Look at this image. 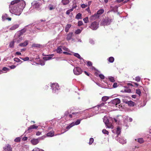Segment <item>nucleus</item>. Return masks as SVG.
<instances>
[{"instance_id": "obj_1", "label": "nucleus", "mask_w": 151, "mask_h": 151, "mask_svg": "<svg viewBox=\"0 0 151 151\" xmlns=\"http://www.w3.org/2000/svg\"><path fill=\"white\" fill-rule=\"evenodd\" d=\"M14 4L15 6H17V9H15L14 8L11 9H10V12L12 14H14L17 15H19L25 6L26 4L24 1L22 0H15L12 1L9 7L11 8V6L12 5Z\"/></svg>"}, {"instance_id": "obj_2", "label": "nucleus", "mask_w": 151, "mask_h": 151, "mask_svg": "<svg viewBox=\"0 0 151 151\" xmlns=\"http://www.w3.org/2000/svg\"><path fill=\"white\" fill-rule=\"evenodd\" d=\"M46 20L41 19L40 21L41 22H40L39 23H37V24L35 26V28L40 30V31H44L45 30V25H43V24L42 22L43 21H46Z\"/></svg>"}, {"instance_id": "obj_3", "label": "nucleus", "mask_w": 151, "mask_h": 151, "mask_svg": "<svg viewBox=\"0 0 151 151\" xmlns=\"http://www.w3.org/2000/svg\"><path fill=\"white\" fill-rule=\"evenodd\" d=\"M99 22L97 21H95L92 22L89 26V27L93 30H96L99 27Z\"/></svg>"}, {"instance_id": "obj_4", "label": "nucleus", "mask_w": 151, "mask_h": 151, "mask_svg": "<svg viewBox=\"0 0 151 151\" xmlns=\"http://www.w3.org/2000/svg\"><path fill=\"white\" fill-rule=\"evenodd\" d=\"M32 6L34 8L39 10L41 9V4L39 1H34L32 3Z\"/></svg>"}, {"instance_id": "obj_5", "label": "nucleus", "mask_w": 151, "mask_h": 151, "mask_svg": "<svg viewBox=\"0 0 151 151\" xmlns=\"http://www.w3.org/2000/svg\"><path fill=\"white\" fill-rule=\"evenodd\" d=\"M111 21V20L108 17H106L102 20V21L100 25L102 26L109 25L110 24Z\"/></svg>"}, {"instance_id": "obj_6", "label": "nucleus", "mask_w": 151, "mask_h": 151, "mask_svg": "<svg viewBox=\"0 0 151 151\" xmlns=\"http://www.w3.org/2000/svg\"><path fill=\"white\" fill-rule=\"evenodd\" d=\"M82 72V70L79 67H76L73 69V72L74 74L76 75H78L81 74Z\"/></svg>"}, {"instance_id": "obj_7", "label": "nucleus", "mask_w": 151, "mask_h": 151, "mask_svg": "<svg viewBox=\"0 0 151 151\" xmlns=\"http://www.w3.org/2000/svg\"><path fill=\"white\" fill-rule=\"evenodd\" d=\"M120 103V100L118 98L115 99L111 101L110 103L113 105V106H116L117 107V105L119 104Z\"/></svg>"}, {"instance_id": "obj_8", "label": "nucleus", "mask_w": 151, "mask_h": 151, "mask_svg": "<svg viewBox=\"0 0 151 151\" xmlns=\"http://www.w3.org/2000/svg\"><path fill=\"white\" fill-rule=\"evenodd\" d=\"M51 87L54 92H55L56 90H58L60 89L58 84L57 83L52 84Z\"/></svg>"}, {"instance_id": "obj_9", "label": "nucleus", "mask_w": 151, "mask_h": 151, "mask_svg": "<svg viewBox=\"0 0 151 151\" xmlns=\"http://www.w3.org/2000/svg\"><path fill=\"white\" fill-rule=\"evenodd\" d=\"M104 12V10L103 9H100L98 10L97 12V14H95L93 15L91 17V18L92 19H94L97 17V14L100 15L102 14Z\"/></svg>"}, {"instance_id": "obj_10", "label": "nucleus", "mask_w": 151, "mask_h": 151, "mask_svg": "<svg viewBox=\"0 0 151 151\" xmlns=\"http://www.w3.org/2000/svg\"><path fill=\"white\" fill-rule=\"evenodd\" d=\"M103 121L107 127L109 128L111 127V124L109 122L108 119L106 117L104 116V117Z\"/></svg>"}, {"instance_id": "obj_11", "label": "nucleus", "mask_w": 151, "mask_h": 151, "mask_svg": "<svg viewBox=\"0 0 151 151\" xmlns=\"http://www.w3.org/2000/svg\"><path fill=\"white\" fill-rule=\"evenodd\" d=\"M42 139V137H40L38 139H33L31 140V142L33 145H36L39 143V140Z\"/></svg>"}, {"instance_id": "obj_12", "label": "nucleus", "mask_w": 151, "mask_h": 151, "mask_svg": "<svg viewBox=\"0 0 151 151\" xmlns=\"http://www.w3.org/2000/svg\"><path fill=\"white\" fill-rule=\"evenodd\" d=\"M15 39L14 40V41L15 42H19L22 40V37H20V36H19V35L17 36V35H16L15 36Z\"/></svg>"}, {"instance_id": "obj_13", "label": "nucleus", "mask_w": 151, "mask_h": 151, "mask_svg": "<svg viewBox=\"0 0 151 151\" xmlns=\"http://www.w3.org/2000/svg\"><path fill=\"white\" fill-rule=\"evenodd\" d=\"M38 128V126H36L34 124L30 126L28 128L27 131V133H29L31 132V129H37Z\"/></svg>"}, {"instance_id": "obj_14", "label": "nucleus", "mask_w": 151, "mask_h": 151, "mask_svg": "<svg viewBox=\"0 0 151 151\" xmlns=\"http://www.w3.org/2000/svg\"><path fill=\"white\" fill-rule=\"evenodd\" d=\"M19 24H13V25L10 28L9 30H13L17 28L19 26Z\"/></svg>"}, {"instance_id": "obj_15", "label": "nucleus", "mask_w": 151, "mask_h": 151, "mask_svg": "<svg viewBox=\"0 0 151 151\" xmlns=\"http://www.w3.org/2000/svg\"><path fill=\"white\" fill-rule=\"evenodd\" d=\"M4 150L5 151H12V148L11 146L8 144L4 148Z\"/></svg>"}, {"instance_id": "obj_16", "label": "nucleus", "mask_w": 151, "mask_h": 151, "mask_svg": "<svg viewBox=\"0 0 151 151\" xmlns=\"http://www.w3.org/2000/svg\"><path fill=\"white\" fill-rule=\"evenodd\" d=\"M125 103L127 104L130 107L134 106L135 104V103L134 102L131 101H126Z\"/></svg>"}, {"instance_id": "obj_17", "label": "nucleus", "mask_w": 151, "mask_h": 151, "mask_svg": "<svg viewBox=\"0 0 151 151\" xmlns=\"http://www.w3.org/2000/svg\"><path fill=\"white\" fill-rule=\"evenodd\" d=\"M26 31V29L25 28H24L21 29L20 31L19 32V36H20L21 35L24 33Z\"/></svg>"}, {"instance_id": "obj_18", "label": "nucleus", "mask_w": 151, "mask_h": 151, "mask_svg": "<svg viewBox=\"0 0 151 151\" xmlns=\"http://www.w3.org/2000/svg\"><path fill=\"white\" fill-rule=\"evenodd\" d=\"M28 44V41H25L24 42L21 43L19 44V45L21 47H25L27 46Z\"/></svg>"}, {"instance_id": "obj_19", "label": "nucleus", "mask_w": 151, "mask_h": 151, "mask_svg": "<svg viewBox=\"0 0 151 151\" xmlns=\"http://www.w3.org/2000/svg\"><path fill=\"white\" fill-rule=\"evenodd\" d=\"M73 35V33H70L67 35L66 39L67 40H69L71 39Z\"/></svg>"}, {"instance_id": "obj_20", "label": "nucleus", "mask_w": 151, "mask_h": 151, "mask_svg": "<svg viewBox=\"0 0 151 151\" xmlns=\"http://www.w3.org/2000/svg\"><path fill=\"white\" fill-rule=\"evenodd\" d=\"M54 135V131L53 130L51 131L48 132V137H52Z\"/></svg>"}, {"instance_id": "obj_21", "label": "nucleus", "mask_w": 151, "mask_h": 151, "mask_svg": "<svg viewBox=\"0 0 151 151\" xmlns=\"http://www.w3.org/2000/svg\"><path fill=\"white\" fill-rule=\"evenodd\" d=\"M71 27V25L70 24H67L65 27V31L66 32H67L68 31L69 29Z\"/></svg>"}, {"instance_id": "obj_22", "label": "nucleus", "mask_w": 151, "mask_h": 151, "mask_svg": "<svg viewBox=\"0 0 151 151\" xmlns=\"http://www.w3.org/2000/svg\"><path fill=\"white\" fill-rule=\"evenodd\" d=\"M62 2L64 5H67L69 2V0H62Z\"/></svg>"}, {"instance_id": "obj_23", "label": "nucleus", "mask_w": 151, "mask_h": 151, "mask_svg": "<svg viewBox=\"0 0 151 151\" xmlns=\"http://www.w3.org/2000/svg\"><path fill=\"white\" fill-rule=\"evenodd\" d=\"M121 132V129L119 127H117L116 130V133L117 134V135L119 134H120Z\"/></svg>"}, {"instance_id": "obj_24", "label": "nucleus", "mask_w": 151, "mask_h": 151, "mask_svg": "<svg viewBox=\"0 0 151 151\" xmlns=\"http://www.w3.org/2000/svg\"><path fill=\"white\" fill-rule=\"evenodd\" d=\"M137 141L140 144H142L144 142V140L142 138H139L137 139Z\"/></svg>"}, {"instance_id": "obj_25", "label": "nucleus", "mask_w": 151, "mask_h": 151, "mask_svg": "<svg viewBox=\"0 0 151 151\" xmlns=\"http://www.w3.org/2000/svg\"><path fill=\"white\" fill-rule=\"evenodd\" d=\"M108 60L109 62L112 63L114 61V58L113 57H111L108 58Z\"/></svg>"}, {"instance_id": "obj_26", "label": "nucleus", "mask_w": 151, "mask_h": 151, "mask_svg": "<svg viewBox=\"0 0 151 151\" xmlns=\"http://www.w3.org/2000/svg\"><path fill=\"white\" fill-rule=\"evenodd\" d=\"M82 14L80 13H78L76 16V18L79 19H81Z\"/></svg>"}, {"instance_id": "obj_27", "label": "nucleus", "mask_w": 151, "mask_h": 151, "mask_svg": "<svg viewBox=\"0 0 151 151\" xmlns=\"http://www.w3.org/2000/svg\"><path fill=\"white\" fill-rule=\"evenodd\" d=\"M75 125L74 122H72L71 124H70L69 125L67 126V127L66 128L67 129H69L73 126H74Z\"/></svg>"}, {"instance_id": "obj_28", "label": "nucleus", "mask_w": 151, "mask_h": 151, "mask_svg": "<svg viewBox=\"0 0 151 151\" xmlns=\"http://www.w3.org/2000/svg\"><path fill=\"white\" fill-rule=\"evenodd\" d=\"M109 98L108 97L105 96H103L102 98V100L104 101H107Z\"/></svg>"}, {"instance_id": "obj_29", "label": "nucleus", "mask_w": 151, "mask_h": 151, "mask_svg": "<svg viewBox=\"0 0 151 151\" xmlns=\"http://www.w3.org/2000/svg\"><path fill=\"white\" fill-rule=\"evenodd\" d=\"M57 52L58 53H61L62 52V50L61 49V48L60 47V46L59 47L57 48Z\"/></svg>"}, {"instance_id": "obj_30", "label": "nucleus", "mask_w": 151, "mask_h": 151, "mask_svg": "<svg viewBox=\"0 0 151 151\" xmlns=\"http://www.w3.org/2000/svg\"><path fill=\"white\" fill-rule=\"evenodd\" d=\"M74 55L80 60H81L82 59V58L81 57L80 55L77 53H75L74 54Z\"/></svg>"}, {"instance_id": "obj_31", "label": "nucleus", "mask_w": 151, "mask_h": 151, "mask_svg": "<svg viewBox=\"0 0 151 151\" xmlns=\"http://www.w3.org/2000/svg\"><path fill=\"white\" fill-rule=\"evenodd\" d=\"M14 42H15L14 41V40H13L12 42H11L10 43L9 46L10 47L13 48L14 46Z\"/></svg>"}, {"instance_id": "obj_32", "label": "nucleus", "mask_w": 151, "mask_h": 151, "mask_svg": "<svg viewBox=\"0 0 151 151\" xmlns=\"http://www.w3.org/2000/svg\"><path fill=\"white\" fill-rule=\"evenodd\" d=\"M109 80L112 82H114L115 81L114 78L113 77L110 76L108 78Z\"/></svg>"}, {"instance_id": "obj_33", "label": "nucleus", "mask_w": 151, "mask_h": 151, "mask_svg": "<svg viewBox=\"0 0 151 151\" xmlns=\"http://www.w3.org/2000/svg\"><path fill=\"white\" fill-rule=\"evenodd\" d=\"M40 44H34L32 45V47H40Z\"/></svg>"}, {"instance_id": "obj_34", "label": "nucleus", "mask_w": 151, "mask_h": 151, "mask_svg": "<svg viewBox=\"0 0 151 151\" xmlns=\"http://www.w3.org/2000/svg\"><path fill=\"white\" fill-rule=\"evenodd\" d=\"M4 16H2V19L3 21H4L6 20H8L9 21H11V18H4Z\"/></svg>"}, {"instance_id": "obj_35", "label": "nucleus", "mask_w": 151, "mask_h": 151, "mask_svg": "<svg viewBox=\"0 0 151 151\" xmlns=\"http://www.w3.org/2000/svg\"><path fill=\"white\" fill-rule=\"evenodd\" d=\"M94 141V139L93 138H91L90 139L89 144L90 145H91L93 142Z\"/></svg>"}, {"instance_id": "obj_36", "label": "nucleus", "mask_w": 151, "mask_h": 151, "mask_svg": "<svg viewBox=\"0 0 151 151\" xmlns=\"http://www.w3.org/2000/svg\"><path fill=\"white\" fill-rule=\"evenodd\" d=\"M141 91L139 89H137L136 90V93L140 96L141 94Z\"/></svg>"}, {"instance_id": "obj_37", "label": "nucleus", "mask_w": 151, "mask_h": 151, "mask_svg": "<svg viewBox=\"0 0 151 151\" xmlns=\"http://www.w3.org/2000/svg\"><path fill=\"white\" fill-rule=\"evenodd\" d=\"M21 140V138L20 137H17L14 140V141L15 142H19Z\"/></svg>"}, {"instance_id": "obj_38", "label": "nucleus", "mask_w": 151, "mask_h": 151, "mask_svg": "<svg viewBox=\"0 0 151 151\" xmlns=\"http://www.w3.org/2000/svg\"><path fill=\"white\" fill-rule=\"evenodd\" d=\"M81 120V119H78V120H77L76 122L75 123H74L75 125H77L79 124L80 123Z\"/></svg>"}, {"instance_id": "obj_39", "label": "nucleus", "mask_w": 151, "mask_h": 151, "mask_svg": "<svg viewBox=\"0 0 151 151\" xmlns=\"http://www.w3.org/2000/svg\"><path fill=\"white\" fill-rule=\"evenodd\" d=\"M141 80V78L139 76H137L135 78V80L137 82H139Z\"/></svg>"}, {"instance_id": "obj_40", "label": "nucleus", "mask_w": 151, "mask_h": 151, "mask_svg": "<svg viewBox=\"0 0 151 151\" xmlns=\"http://www.w3.org/2000/svg\"><path fill=\"white\" fill-rule=\"evenodd\" d=\"M83 20L85 23H87L88 22V17H87L84 18Z\"/></svg>"}, {"instance_id": "obj_41", "label": "nucleus", "mask_w": 151, "mask_h": 151, "mask_svg": "<svg viewBox=\"0 0 151 151\" xmlns=\"http://www.w3.org/2000/svg\"><path fill=\"white\" fill-rule=\"evenodd\" d=\"M102 132L104 134H109V132L105 129H104L102 130Z\"/></svg>"}, {"instance_id": "obj_42", "label": "nucleus", "mask_w": 151, "mask_h": 151, "mask_svg": "<svg viewBox=\"0 0 151 151\" xmlns=\"http://www.w3.org/2000/svg\"><path fill=\"white\" fill-rule=\"evenodd\" d=\"M14 60L17 62H19L21 61V60L18 58H15L14 59Z\"/></svg>"}, {"instance_id": "obj_43", "label": "nucleus", "mask_w": 151, "mask_h": 151, "mask_svg": "<svg viewBox=\"0 0 151 151\" xmlns=\"http://www.w3.org/2000/svg\"><path fill=\"white\" fill-rule=\"evenodd\" d=\"M81 32V30L80 29H77L75 32V33L76 34H79Z\"/></svg>"}, {"instance_id": "obj_44", "label": "nucleus", "mask_w": 151, "mask_h": 151, "mask_svg": "<svg viewBox=\"0 0 151 151\" xmlns=\"http://www.w3.org/2000/svg\"><path fill=\"white\" fill-rule=\"evenodd\" d=\"M87 65L88 66H91L92 65V63L90 61H88L87 62Z\"/></svg>"}, {"instance_id": "obj_45", "label": "nucleus", "mask_w": 151, "mask_h": 151, "mask_svg": "<svg viewBox=\"0 0 151 151\" xmlns=\"http://www.w3.org/2000/svg\"><path fill=\"white\" fill-rule=\"evenodd\" d=\"M21 59L23 60H24V61H27V60H28L29 58L28 57H25V58H22L21 57L20 58Z\"/></svg>"}, {"instance_id": "obj_46", "label": "nucleus", "mask_w": 151, "mask_h": 151, "mask_svg": "<svg viewBox=\"0 0 151 151\" xmlns=\"http://www.w3.org/2000/svg\"><path fill=\"white\" fill-rule=\"evenodd\" d=\"M81 7L83 8H85L88 7V5H86L85 4H83L81 5Z\"/></svg>"}, {"instance_id": "obj_47", "label": "nucleus", "mask_w": 151, "mask_h": 151, "mask_svg": "<svg viewBox=\"0 0 151 151\" xmlns=\"http://www.w3.org/2000/svg\"><path fill=\"white\" fill-rule=\"evenodd\" d=\"M55 6H54L53 5H51L49 7V9L50 10H52L55 9Z\"/></svg>"}, {"instance_id": "obj_48", "label": "nucleus", "mask_w": 151, "mask_h": 151, "mask_svg": "<svg viewBox=\"0 0 151 151\" xmlns=\"http://www.w3.org/2000/svg\"><path fill=\"white\" fill-rule=\"evenodd\" d=\"M11 8L9 6V10L10 9H11V8L12 9H13V8H14V9H16V10L17 9L16 8H17V6H14V4H13V5H12V6H11Z\"/></svg>"}, {"instance_id": "obj_49", "label": "nucleus", "mask_w": 151, "mask_h": 151, "mask_svg": "<svg viewBox=\"0 0 151 151\" xmlns=\"http://www.w3.org/2000/svg\"><path fill=\"white\" fill-rule=\"evenodd\" d=\"M83 24V22L81 21H79L78 22V25L79 26H81Z\"/></svg>"}, {"instance_id": "obj_50", "label": "nucleus", "mask_w": 151, "mask_h": 151, "mask_svg": "<svg viewBox=\"0 0 151 151\" xmlns=\"http://www.w3.org/2000/svg\"><path fill=\"white\" fill-rule=\"evenodd\" d=\"M118 86V84L117 83H114L113 85V87L114 88H115L117 87Z\"/></svg>"}, {"instance_id": "obj_51", "label": "nucleus", "mask_w": 151, "mask_h": 151, "mask_svg": "<svg viewBox=\"0 0 151 151\" xmlns=\"http://www.w3.org/2000/svg\"><path fill=\"white\" fill-rule=\"evenodd\" d=\"M40 150H41V149H40L38 148H35L32 151H40Z\"/></svg>"}, {"instance_id": "obj_52", "label": "nucleus", "mask_w": 151, "mask_h": 151, "mask_svg": "<svg viewBox=\"0 0 151 151\" xmlns=\"http://www.w3.org/2000/svg\"><path fill=\"white\" fill-rule=\"evenodd\" d=\"M99 77L101 79H103L104 78V76L102 74H101L99 75Z\"/></svg>"}, {"instance_id": "obj_53", "label": "nucleus", "mask_w": 151, "mask_h": 151, "mask_svg": "<svg viewBox=\"0 0 151 151\" xmlns=\"http://www.w3.org/2000/svg\"><path fill=\"white\" fill-rule=\"evenodd\" d=\"M9 70L8 68L6 67H4L1 70L2 71H7Z\"/></svg>"}, {"instance_id": "obj_54", "label": "nucleus", "mask_w": 151, "mask_h": 151, "mask_svg": "<svg viewBox=\"0 0 151 151\" xmlns=\"http://www.w3.org/2000/svg\"><path fill=\"white\" fill-rule=\"evenodd\" d=\"M54 56V55H48V60H49L50 59H51L52 58V57L51 56Z\"/></svg>"}, {"instance_id": "obj_55", "label": "nucleus", "mask_w": 151, "mask_h": 151, "mask_svg": "<svg viewBox=\"0 0 151 151\" xmlns=\"http://www.w3.org/2000/svg\"><path fill=\"white\" fill-rule=\"evenodd\" d=\"M69 113L68 111H66L65 113V116H69Z\"/></svg>"}, {"instance_id": "obj_56", "label": "nucleus", "mask_w": 151, "mask_h": 151, "mask_svg": "<svg viewBox=\"0 0 151 151\" xmlns=\"http://www.w3.org/2000/svg\"><path fill=\"white\" fill-rule=\"evenodd\" d=\"M86 10L89 13H91L90 9V7L89 6H88V7L86 9Z\"/></svg>"}, {"instance_id": "obj_57", "label": "nucleus", "mask_w": 151, "mask_h": 151, "mask_svg": "<svg viewBox=\"0 0 151 151\" xmlns=\"http://www.w3.org/2000/svg\"><path fill=\"white\" fill-rule=\"evenodd\" d=\"M16 66L15 65H12L10 66V68L11 69H14V68H16Z\"/></svg>"}, {"instance_id": "obj_58", "label": "nucleus", "mask_w": 151, "mask_h": 151, "mask_svg": "<svg viewBox=\"0 0 151 151\" xmlns=\"http://www.w3.org/2000/svg\"><path fill=\"white\" fill-rule=\"evenodd\" d=\"M125 92L128 93H130L131 92V90L130 89H129L127 90H125Z\"/></svg>"}, {"instance_id": "obj_59", "label": "nucleus", "mask_w": 151, "mask_h": 151, "mask_svg": "<svg viewBox=\"0 0 151 151\" xmlns=\"http://www.w3.org/2000/svg\"><path fill=\"white\" fill-rule=\"evenodd\" d=\"M40 64L41 65H45V62L44 61H41L40 62Z\"/></svg>"}, {"instance_id": "obj_60", "label": "nucleus", "mask_w": 151, "mask_h": 151, "mask_svg": "<svg viewBox=\"0 0 151 151\" xmlns=\"http://www.w3.org/2000/svg\"><path fill=\"white\" fill-rule=\"evenodd\" d=\"M27 137H24L23 139H22V140H23L24 141H26L27 140Z\"/></svg>"}, {"instance_id": "obj_61", "label": "nucleus", "mask_w": 151, "mask_h": 151, "mask_svg": "<svg viewBox=\"0 0 151 151\" xmlns=\"http://www.w3.org/2000/svg\"><path fill=\"white\" fill-rule=\"evenodd\" d=\"M41 134V133L39 132H37L36 133V135H37V136H39V135H40Z\"/></svg>"}, {"instance_id": "obj_62", "label": "nucleus", "mask_w": 151, "mask_h": 151, "mask_svg": "<svg viewBox=\"0 0 151 151\" xmlns=\"http://www.w3.org/2000/svg\"><path fill=\"white\" fill-rule=\"evenodd\" d=\"M70 11H69V10H68L66 12V14L67 15H69L70 14Z\"/></svg>"}, {"instance_id": "obj_63", "label": "nucleus", "mask_w": 151, "mask_h": 151, "mask_svg": "<svg viewBox=\"0 0 151 151\" xmlns=\"http://www.w3.org/2000/svg\"><path fill=\"white\" fill-rule=\"evenodd\" d=\"M136 95H133L132 96V97L134 99H135L136 98Z\"/></svg>"}, {"instance_id": "obj_64", "label": "nucleus", "mask_w": 151, "mask_h": 151, "mask_svg": "<svg viewBox=\"0 0 151 151\" xmlns=\"http://www.w3.org/2000/svg\"><path fill=\"white\" fill-rule=\"evenodd\" d=\"M16 54L18 55H21V53L20 52H16Z\"/></svg>"}]
</instances>
